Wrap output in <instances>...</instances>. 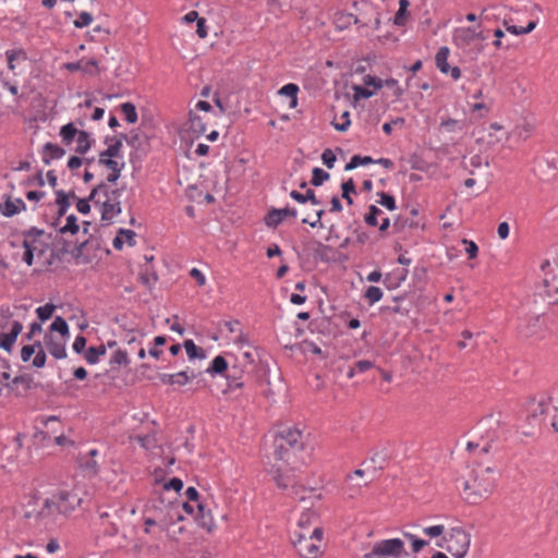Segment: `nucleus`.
Listing matches in <instances>:
<instances>
[{"label":"nucleus","instance_id":"nucleus-60","mask_svg":"<svg viewBox=\"0 0 558 558\" xmlns=\"http://www.w3.org/2000/svg\"><path fill=\"white\" fill-rule=\"evenodd\" d=\"M322 160L327 168L331 169L335 166L337 157L330 148H326L322 154Z\"/></svg>","mask_w":558,"mask_h":558},{"label":"nucleus","instance_id":"nucleus-52","mask_svg":"<svg viewBox=\"0 0 558 558\" xmlns=\"http://www.w3.org/2000/svg\"><path fill=\"white\" fill-rule=\"evenodd\" d=\"M536 27L535 21H530L525 27L521 26H507V31L513 35H524L531 33Z\"/></svg>","mask_w":558,"mask_h":558},{"label":"nucleus","instance_id":"nucleus-30","mask_svg":"<svg viewBox=\"0 0 558 558\" xmlns=\"http://www.w3.org/2000/svg\"><path fill=\"white\" fill-rule=\"evenodd\" d=\"M106 352H107V349H106V345H104V344H100L98 347H89L84 352V359L88 364L94 365L99 362V357L105 355Z\"/></svg>","mask_w":558,"mask_h":558},{"label":"nucleus","instance_id":"nucleus-25","mask_svg":"<svg viewBox=\"0 0 558 558\" xmlns=\"http://www.w3.org/2000/svg\"><path fill=\"white\" fill-rule=\"evenodd\" d=\"M543 293L550 300V302H558V277L553 276L550 279L545 277L543 279Z\"/></svg>","mask_w":558,"mask_h":558},{"label":"nucleus","instance_id":"nucleus-61","mask_svg":"<svg viewBox=\"0 0 558 558\" xmlns=\"http://www.w3.org/2000/svg\"><path fill=\"white\" fill-rule=\"evenodd\" d=\"M353 92H354L355 99H361V98L367 99V98H371L372 96H374V94H375L374 90H371V89L360 86V85H354Z\"/></svg>","mask_w":558,"mask_h":558},{"label":"nucleus","instance_id":"nucleus-27","mask_svg":"<svg viewBox=\"0 0 558 558\" xmlns=\"http://www.w3.org/2000/svg\"><path fill=\"white\" fill-rule=\"evenodd\" d=\"M76 142L77 145L75 147V153L78 155H85L92 148L95 141L92 138L90 133L81 131L77 134Z\"/></svg>","mask_w":558,"mask_h":558},{"label":"nucleus","instance_id":"nucleus-38","mask_svg":"<svg viewBox=\"0 0 558 558\" xmlns=\"http://www.w3.org/2000/svg\"><path fill=\"white\" fill-rule=\"evenodd\" d=\"M364 473L365 472L363 470L357 469L353 472V474H349L347 476V481L349 482L348 494L350 497H354L356 494H359L362 486H366L368 484L367 482H365L364 484H360V483L353 484L352 483L353 475L362 477L364 475Z\"/></svg>","mask_w":558,"mask_h":558},{"label":"nucleus","instance_id":"nucleus-12","mask_svg":"<svg viewBox=\"0 0 558 558\" xmlns=\"http://www.w3.org/2000/svg\"><path fill=\"white\" fill-rule=\"evenodd\" d=\"M98 163L110 170V173L107 177V182L111 184H114L119 180V178L121 177V172L125 166L123 161L120 162L114 157L99 156Z\"/></svg>","mask_w":558,"mask_h":558},{"label":"nucleus","instance_id":"nucleus-5","mask_svg":"<svg viewBox=\"0 0 558 558\" xmlns=\"http://www.w3.org/2000/svg\"><path fill=\"white\" fill-rule=\"evenodd\" d=\"M484 40L483 33L471 26L457 28L453 34V43L458 48L472 51L476 56L482 52Z\"/></svg>","mask_w":558,"mask_h":558},{"label":"nucleus","instance_id":"nucleus-8","mask_svg":"<svg viewBox=\"0 0 558 558\" xmlns=\"http://www.w3.org/2000/svg\"><path fill=\"white\" fill-rule=\"evenodd\" d=\"M293 546L302 558H317L319 555V545L313 541V537H306L304 534L294 532Z\"/></svg>","mask_w":558,"mask_h":558},{"label":"nucleus","instance_id":"nucleus-43","mask_svg":"<svg viewBox=\"0 0 558 558\" xmlns=\"http://www.w3.org/2000/svg\"><path fill=\"white\" fill-rule=\"evenodd\" d=\"M126 144L134 150H143L144 140L142 134L136 130L132 131L126 138Z\"/></svg>","mask_w":558,"mask_h":558},{"label":"nucleus","instance_id":"nucleus-45","mask_svg":"<svg viewBox=\"0 0 558 558\" xmlns=\"http://www.w3.org/2000/svg\"><path fill=\"white\" fill-rule=\"evenodd\" d=\"M365 299L367 300L369 305L375 304L376 302L380 301L383 298V291L380 288L375 286H369L364 294Z\"/></svg>","mask_w":558,"mask_h":558},{"label":"nucleus","instance_id":"nucleus-47","mask_svg":"<svg viewBox=\"0 0 558 558\" xmlns=\"http://www.w3.org/2000/svg\"><path fill=\"white\" fill-rule=\"evenodd\" d=\"M403 536L411 542L412 550L414 553H418L428 544L427 541L418 538L416 535L410 532H403Z\"/></svg>","mask_w":558,"mask_h":558},{"label":"nucleus","instance_id":"nucleus-62","mask_svg":"<svg viewBox=\"0 0 558 558\" xmlns=\"http://www.w3.org/2000/svg\"><path fill=\"white\" fill-rule=\"evenodd\" d=\"M45 234V230L44 229H39L37 227H31L26 230H23L21 232V235L23 238H34L36 240L39 241V239Z\"/></svg>","mask_w":558,"mask_h":558},{"label":"nucleus","instance_id":"nucleus-31","mask_svg":"<svg viewBox=\"0 0 558 558\" xmlns=\"http://www.w3.org/2000/svg\"><path fill=\"white\" fill-rule=\"evenodd\" d=\"M299 90H300V88L296 84L288 83L279 89L278 94L281 96L289 97L291 99L290 108H295L298 106Z\"/></svg>","mask_w":558,"mask_h":558},{"label":"nucleus","instance_id":"nucleus-48","mask_svg":"<svg viewBox=\"0 0 558 558\" xmlns=\"http://www.w3.org/2000/svg\"><path fill=\"white\" fill-rule=\"evenodd\" d=\"M410 5V1L409 0H399V9L395 15V24L396 25H399V26H402L404 25V15L407 13V10Z\"/></svg>","mask_w":558,"mask_h":558},{"label":"nucleus","instance_id":"nucleus-7","mask_svg":"<svg viewBox=\"0 0 558 558\" xmlns=\"http://www.w3.org/2000/svg\"><path fill=\"white\" fill-rule=\"evenodd\" d=\"M446 542V549L453 558H464L470 548L471 536L463 529L453 527Z\"/></svg>","mask_w":558,"mask_h":558},{"label":"nucleus","instance_id":"nucleus-28","mask_svg":"<svg viewBox=\"0 0 558 558\" xmlns=\"http://www.w3.org/2000/svg\"><path fill=\"white\" fill-rule=\"evenodd\" d=\"M8 68L13 71L16 61H26L28 59L27 52L23 48L9 49L5 51Z\"/></svg>","mask_w":558,"mask_h":558},{"label":"nucleus","instance_id":"nucleus-58","mask_svg":"<svg viewBox=\"0 0 558 558\" xmlns=\"http://www.w3.org/2000/svg\"><path fill=\"white\" fill-rule=\"evenodd\" d=\"M95 198H90V194L86 198H77L76 209L78 213L83 215H87L90 213V202L95 203Z\"/></svg>","mask_w":558,"mask_h":558},{"label":"nucleus","instance_id":"nucleus-41","mask_svg":"<svg viewBox=\"0 0 558 558\" xmlns=\"http://www.w3.org/2000/svg\"><path fill=\"white\" fill-rule=\"evenodd\" d=\"M330 174L322 168H314L312 171L311 184L314 186H320L325 181L329 180Z\"/></svg>","mask_w":558,"mask_h":558},{"label":"nucleus","instance_id":"nucleus-32","mask_svg":"<svg viewBox=\"0 0 558 558\" xmlns=\"http://www.w3.org/2000/svg\"><path fill=\"white\" fill-rule=\"evenodd\" d=\"M80 465L88 476H96L99 473V465L97 461L87 456L80 458Z\"/></svg>","mask_w":558,"mask_h":558},{"label":"nucleus","instance_id":"nucleus-37","mask_svg":"<svg viewBox=\"0 0 558 558\" xmlns=\"http://www.w3.org/2000/svg\"><path fill=\"white\" fill-rule=\"evenodd\" d=\"M341 191H342L341 197L347 201L348 205H352L353 199L351 197V194H356L355 183L352 178L342 182Z\"/></svg>","mask_w":558,"mask_h":558},{"label":"nucleus","instance_id":"nucleus-51","mask_svg":"<svg viewBox=\"0 0 558 558\" xmlns=\"http://www.w3.org/2000/svg\"><path fill=\"white\" fill-rule=\"evenodd\" d=\"M270 472L274 473V480L277 484V486L281 489H287L289 486H292V481L288 476H283L280 473V469L271 470Z\"/></svg>","mask_w":558,"mask_h":558},{"label":"nucleus","instance_id":"nucleus-42","mask_svg":"<svg viewBox=\"0 0 558 558\" xmlns=\"http://www.w3.org/2000/svg\"><path fill=\"white\" fill-rule=\"evenodd\" d=\"M80 230V226L77 223V218L75 215H70L66 217V222L63 227L60 228L59 232L64 233H71L76 234Z\"/></svg>","mask_w":558,"mask_h":558},{"label":"nucleus","instance_id":"nucleus-26","mask_svg":"<svg viewBox=\"0 0 558 558\" xmlns=\"http://www.w3.org/2000/svg\"><path fill=\"white\" fill-rule=\"evenodd\" d=\"M229 369V364L222 355H217L207 367L206 373L215 377L217 375H225Z\"/></svg>","mask_w":558,"mask_h":558},{"label":"nucleus","instance_id":"nucleus-9","mask_svg":"<svg viewBox=\"0 0 558 558\" xmlns=\"http://www.w3.org/2000/svg\"><path fill=\"white\" fill-rule=\"evenodd\" d=\"M298 210L294 207L270 209L264 218L265 225L269 228H277L287 217L295 218Z\"/></svg>","mask_w":558,"mask_h":558},{"label":"nucleus","instance_id":"nucleus-40","mask_svg":"<svg viewBox=\"0 0 558 558\" xmlns=\"http://www.w3.org/2000/svg\"><path fill=\"white\" fill-rule=\"evenodd\" d=\"M121 111L124 114V119L128 123H135L138 119L135 106L132 102H124L121 105Z\"/></svg>","mask_w":558,"mask_h":558},{"label":"nucleus","instance_id":"nucleus-24","mask_svg":"<svg viewBox=\"0 0 558 558\" xmlns=\"http://www.w3.org/2000/svg\"><path fill=\"white\" fill-rule=\"evenodd\" d=\"M56 196H57L56 204L58 205L57 215H58V218H60L66 214V211L71 205L69 198L75 197V194L73 191H71L70 193H65L64 191L59 190V191H56Z\"/></svg>","mask_w":558,"mask_h":558},{"label":"nucleus","instance_id":"nucleus-20","mask_svg":"<svg viewBox=\"0 0 558 558\" xmlns=\"http://www.w3.org/2000/svg\"><path fill=\"white\" fill-rule=\"evenodd\" d=\"M198 525L207 531H211L215 526L211 511L206 508L203 502L197 504V514L195 517Z\"/></svg>","mask_w":558,"mask_h":558},{"label":"nucleus","instance_id":"nucleus-2","mask_svg":"<svg viewBox=\"0 0 558 558\" xmlns=\"http://www.w3.org/2000/svg\"><path fill=\"white\" fill-rule=\"evenodd\" d=\"M493 474L489 466L472 469L466 478L457 480V488L469 504L476 505L493 493L496 483Z\"/></svg>","mask_w":558,"mask_h":558},{"label":"nucleus","instance_id":"nucleus-35","mask_svg":"<svg viewBox=\"0 0 558 558\" xmlns=\"http://www.w3.org/2000/svg\"><path fill=\"white\" fill-rule=\"evenodd\" d=\"M81 131H78L74 124L72 122L68 123V124H64L63 126H61L60 129V136L62 138V142L65 144V145H70L74 137L77 136V134L80 133Z\"/></svg>","mask_w":558,"mask_h":558},{"label":"nucleus","instance_id":"nucleus-49","mask_svg":"<svg viewBox=\"0 0 558 558\" xmlns=\"http://www.w3.org/2000/svg\"><path fill=\"white\" fill-rule=\"evenodd\" d=\"M32 377L29 375L15 376L10 383H5V387L13 390L19 384L24 385L25 389L31 388Z\"/></svg>","mask_w":558,"mask_h":558},{"label":"nucleus","instance_id":"nucleus-23","mask_svg":"<svg viewBox=\"0 0 558 558\" xmlns=\"http://www.w3.org/2000/svg\"><path fill=\"white\" fill-rule=\"evenodd\" d=\"M189 131L196 137L206 132V122L194 110H190L189 112Z\"/></svg>","mask_w":558,"mask_h":558},{"label":"nucleus","instance_id":"nucleus-54","mask_svg":"<svg viewBox=\"0 0 558 558\" xmlns=\"http://www.w3.org/2000/svg\"><path fill=\"white\" fill-rule=\"evenodd\" d=\"M157 279V274L155 271H149V269H146L140 275L141 282L149 289L156 283Z\"/></svg>","mask_w":558,"mask_h":558},{"label":"nucleus","instance_id":"nucleus-19","mask_svg":"<svg viewBox=\"0 0 558 558\" xmlns=\"http://www.w3.org/2000/svg\"><path fill=\"white\" fill-rule=\"evenodd\" d=\"M360 21L353 13L338 11L333 16V24L338 31H344L350 28L351 25L357 24Z\"/></svg>","mask_w":558,"mask_h":558},{"label":"nucleus","instance_id":"nucleus-13","mask_svg":"<svg viewBox=\"0 0 558 558\" xmlns=\"http://www.w3.org/2000/svg\"><path fill=\"white\" fill-rule=\"evenodd\" d=\"M225 377L227 379V389L225 390V392H232L244 386V371L242 369V367L238 365L229 367V369L225 374Z\"/></svg>","mask_w":558,"mask_h":558},{"label":"nucleus","instance_id":"nucleus-53","mask_svg":"<svg viewBox=\"0 0 558 558\" xmlns=\"http://www.w3.org/2000/svg\"><path fill=\"white\" fill-rule=\"evenodd\" d=\"M130 363L126 351L117 350L110 357V364L112 365H128Z\"/></svg>","mask_w":558,"mask_h":558},{"label":"nucleus","instance_id":"nucleus-57","mask_svg":"<svg viewBox=\"0 0 558 558\" xmlns=\"http://www.w3.org/2000/svg\"><path fill=\"white\" fill-rule=\"evenodd\" d=\"M405 277L407 270H404V274L397 280L392 279L391 274H386L384 278V284L386 286L387 289L395 290L401 284L402 281H404Z\"/></svg>","mask_w":558,"mask_h":558},{"label":"nucleus","instance_id":"nucleus-11","mask_svg":"<svg viewBox=\"0 0 558 558\" xmlns=\"http://www.w3.org/2000/svg\"><path fill=\"white\" fill-rule=\"evenodd\" d=\"M66 338L57 339L51 333H46L44 337V343L48 350V352L57 360H62L66 357V349H65Z\"/></svg>","mask_w":558,"mask_h":558},{"label":"nucleus","instance_id":"nucleus-16","mask_svg":"<svg viewBox=\"0 0 558 558\" xmlns=\"http://www.w3.org/2000/svg\"><path fill=\"white\" fill-rule=\"evenodd\" d=\"M25 210L26 204L22 198L13 199L10 196H8L5 202L3 204H0V213L8 218L13 217L16 214Z\"/></svg>","mask_w":558,"mask_h":558},{"label":"nucleus","instance_id":"nucleus-1","mask_svg":"<svg viewBox=\"0 0 558 558\" xmlns=\"http://www.w3.org/2000/svg\"><path fill=\"white\" fill-rule=\"evenodd\" d=\"M83 498L75 489H60L51 497L46 498L41 509L36 518L43 522L46 527H51L59 523V517L68 518L82 505Z\"/></svg>","mask_w":558,"mask_h":558},{"label":"nucleus","instance_id":"nucleus-4","mask_svg":"<svg viewBox=\"0 0 558 558\" xmlns=\"http://www.w3.org/2000/svg\"><path fill=\"white\" fill-rule=\"evenodd\" d=\"M408 555L402 539L388 538L375 542L372 549L363 555V558H402Z\"/></svg>","mask_w":558,"mask_h":558},{"label":"nucleus","instance_id":"nucleus-59","mask_svg":"<svg viewBox=\"0 0 558 558\" xmlns=\"http://www.w3.org/2000/svg\"><path fill=\"white\" fill-rule=\"evenodd\" d=\"M88 240H85L81 243H76L74 248L71 251L72 256L75 258L76 263L86 262V259H82L84 248L87 246Z\"/></svg>","mask_w":558,"mask_h":558},{"label":"nucleus","instance_id":"nucleus-14","mask_svg":"<svg viewBox=\"0 0 558 558\" xmlns=\"http://www.w3.org/2000/svg\"><path fill=\"white\" fill-rule=\"evenodd\" d=\"M23 330V325L14 320L12 323L11 330L8 333H1L0 335V348L3 349L7 352H11L13 349V345L19 337V335Z\"/></svg>","mask_w":558,"mask_h":558},{"label":"nucleus","instance_id":"nucleus-21","mask_svg":"<svg viewBox=\"0 0 558 558\" xmlns=\"http://www.w3.org/2000/svg\"><path fill=\"white\" fill-rule=\"evenodd\" d=\"M420 227V222L416 221L413 217L409 218L403 215H399L392 223L395 233H405L408 229H418Z\"/></svg>","mask_w":558,"mask_h":558},{"label":"nucleus","instance_id":"nucleus-22","mask_svg":"<svg viewBox=\"0 0 558 558\" xmlns=\"http://www.w3.org/2000/svg\"><path fill=\"white\" fill-rule=\"evenodd\" d=\"M520 332L524 337H532L541 330V317L531 316L521 322L519 326Z\"/></svg>","mask_w":558,"mask_h":558},{"label":"nucleus","instance_id":"nucleus-10","mask_svg":"<svg viewBox=\"0 0 558 558\" xmlns=\"http://www.w3.org/2000/svg\"><path fill=\"white\" fill-rule=\"evenodd\" d=\"M95 206L100 207L101 220L110 222L113 217L122 211L121 203L117 198H108L104 202L95 201Z\"/></svg>","mask_w":558,"mask_h":558},{"label":"nucleus","instance_id":"nucleus-3","mask_svg":"<svg viewBox=\"0 0 558 558\" xmlns=\"http://www.w3.org/2000/svg\"><path fill=\"white\" fill-rule=\"evenodd\" d=\"M274 459L289 462L291 456L303 449L302 433L298 428H287L275 435L271 445Z\"/></svg>","mask_w":558,"mask_h":558},{"label":"nucleus","instance_id":"nucleus-44","mask_svg":"<svg viewBox=\"0 0 558 558\" xmlns=\"http://www.w3.org/2000/svg\"><path fill=\"white\" fill-rule=\"evenodd\" d=\"M122 143L121 140H116L113 143L109 144L107 149L102 150L100 153V157H114L119 158L121 157Z\"/></svg>","mask_w":558,"mask_h":558},{"label":"nucleus","instance_id":"nucleus-56","mask_svg":"<svg viewBox=\"0 0 558 558\" xmlns=\"http://www.w3.org/2000/svg\"><path fill=\"white\" fill-rule=\"evenodd\" d=\"M136 440L141 445V447H143L146 450L155 448L156 442H157L154 435H144V436L138 435V436H136Z\"/></svg>","mask_w":558,"mask_h":558},{"label":"nucleus","instance_id":"nucleus-46","mask_svg":"<svg viewBox=\"0 0 558 558\" xmlns=\"http://www.w3.org/2000/svg\"><path fill=\"white\" fill-rule=\"evenodd\" d=\"M377 195L379 196V199L377 201L378 204L386 207L390 211L397 209L396 198L393 195L387 194L385 192H379Z\"/></svg>","mask_w":558,"mask_h":558},{"label":"nucleus","instance_id":"nucleus-29","mask_svg":"<svg viewBox=\"0 0 558 558\" xmlns=\"http://www.w3.org/2000/svg\"><path fill=\"white\" fill-rule=\"evenodd\" d=\"M102 194L106 199L108 198H118L121 195L120 190L109 191V187L106 182H100L90 191V198L98 199L97 196Z\"/></svg>","mask_w":558,"mask_h":558},{"label":"nucleus","instance_id":"nucleus-18","mask_svg":"<svg viewBox=\"0 0 558 558\" xmlns=\"http://www.w3.org/2000/svg\"><path fill=\"white\" fill-rule=\"evenodd\" d=\"M65 155V149L53 143H46L43 146V162L48 166L51 160L61 159Z\"/></svg>","mask_w":558,"mask_h":558},{"label":"nucleus","instance_id":"nucleus-6","mask_svg":"<svg viewBox=\"0 0 558 558\" xmlns=\"http://www.w3.org/2000/svg\"><path fill=\"white\" fill-rule=\"evenodd\" d=\"M332 253L333 248L330 245L324 244L318 240H310L303 244L299 257L314 264L329 263L332 259Z\"/></svg>","mask_w":558,"mask_h":558},{"label":"nucleus","instance_id":"nucleus-34","mask_svg":"<svg viewBox=\"0 0 558 558\" xmlns=\"http://www.w3.org/2000/svg\"><path fill=\"white\" fill-rule=\"evenodd\" d=\"M448 57H449V48L441 47L436 53L435 61L436 65L439 69L441 73H448L449 72V63H448Z\"/></svg>","mask_w":558,"mask_h":558},{"label":"nucleus","instance_id":"nucleus-36","mask_svg":"<svg viewBox=\"0 0 558 558\" xmlns=\"http://www.w3.org/2000/svg\"><path fill=\"white\" fill-rule=\"evenodd\" d=\"M50 331L59 332L62 338H69L70 336L69 325L66 320L61 316H57L53 319V322L50 325Z\"/></svg>","mask_w":558,"mask_h":558},{"label":"nucleus","instance_id":"nucleus-33","mask_svg":"<svg viewBox=\"0 0 558 558\" xmlns=\"http://www.w3.org/2000/svg\"><path fill=\"white\" fill-rule=\"evenodd\" d=\"M183 347H184L190 360H194V359L204 360L206 357L204 350L202 348L197 347L192 339L185 340L183 343Z\"/></svg>","mask_w":558,"mask_h":558},{"label":"nucleus","instance_id":"nucleus-64","mask_svg":"<svg viewBox=\"0 0 558 558\" xmlns=\"http://www.w3.org/2000/svg\"><path fill=\"white\" fill-rule=\"evenodd\" d=\"M86 338L83 335H78L73 342V351L77 354L84 353L86 347Z\"/></svg>","mask_w":558,"mask_h":558},{"label":"nucleus","instance_id":"nucleus-55","mask_svg":"<svg viewBox=\"0 0 558 558\" xmlns=\"http://www.w3.org/2000/svg\"><path fill=\"white\" fill-rule=\"evenodd\" d=\"M93 22V15L89 12H81L78 17L74 21V26L76 28H84L90 25Z\"/></svg>","mask_w":558,"mask_h":558},{"label":"nucleus","instance_id":"nucleus-15","mask_svg":"<svg viewBox=\"0 0 558 558\" xmlns=\"http://www.w3.org/2000/svg\"><path fill=\"white\" fill-rule=\"evenodd\" d=\"M196 377H197V375L193 371L190 374L187 371H181L177 374H161L159 378L163 385L184 386L191 379L196 378Z\"/></svg>","mask_w":558,"mask_h":558},{"label":"nucleus","instance_id":"nucleus-39","mask_svg":"<svg viewBox=\"0 0 558 558\" xmlns=\"http://www.w3.org/2000/svg\"><path fill=\"white\" fill-rule=\"evenodd\" d=\"M383 210L379 209L376 205H371L368 207V213L364 216V221L366 225L371 227L378 226V216L383 215Z\"/></svg>","mask_w":558,"mask_h":558},{"label":"nucleus","instance_id":"nucleus-50","mask_svg":"<svg viewBox=\"0 0 558 558\" xmlns=\"http://www.w3.org/2000/svg\"><path fill=\"white\" fill-rule=\"evenodd\" d=\"M54 308L56 306L51 303H47L43 306H39L36 308V314H37V317L41 320V322H46L48 320L53 312H54Z\"/></svg>","mask_w":558,"mask_h":558},{"label":"nucleus","instance_id":"nucleus-17","mask_svg":"<svg viewBox=\"0 0 558 558\" xmlns=\"http://www.w3.org/2000/svg\"><path fill=\"white\" fill-rule=\"evenodd\" d=\"M64 68L70 72L82 71L86 74H97L98 62L96 59H90L86 62L83 60L76 62H68Z\"/></svg>","mask_w":558,"mask_h":558},{"label":"nucleus","instance_id":"nucleus-63","mask_svg":"<svg viewBox=\"0 0 558 558\" xmlns=\"http://www.w3.org/2000/svg\"><path fill=\"white\" fill-rule=\"evenodd\" d=\"M183 488V481L179 477H173L163 484L165 490H174L179 493Z\"/></svg>","mask_w":558,"mask_h":558}]
</instances>
